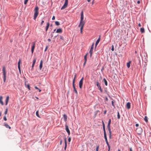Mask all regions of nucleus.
Instances as JSON below:
<instances>
[{"label":"nucleus","mask_w":151,"mask_h":151,"mask_svg":"<svg viewBox=\"0 0 151 151\" xmlns=\"http://www.w3.org/2000/svg\"><path fill=\"white\" fill-rule=\"evenodd\" d=\"M18 69L19 70V72L20 73H21V69H20V67H18Z\"/></svg>","instance_id":"46"},{"label":"nucleus","mask_w":151,"mask_h":151,"mask_svg":"<svg viewBox=\"0 0 151 151\" xmlns=\"http://www.w3.org/2000/svg\"><path fill=\"white\" fill-rule=\"evenodd\" d=\"M27 88H28L29 90H30V86H29V85H27Z\"/></svg>","instance_id":"49"},{"label":"nucleus","mask_w":151,"mask_h":151,"mask_svg":"<svg viewBox=\"0 0 151 151\" xmlns=\"http://www.w3.org/2000/svg\"><path fill=\"white\" fill-rule=\"evenodd\" d=\"M64 120L66 121L67 119V116L66 114H64L63 116Z\"/></svg>","instance_id":"20"},{"label":"nucleus","mask_w":151,"mask_h":151,"mask_svg":"<svg viewBox=\"0 0 151 151\" xmlns=\"http://www.w3.org/2000/svg\"><path fill=\"white\" fill-rule=\"evenodd\" d=\"M103 81H104V82L105 85L106 86H107L108 83H107V82L106 80V79L105 78H104L103 79Z\"/></svg>","instance_id":"25"},{"label":"nucleus","mask_w":151,"mask_h":151,"mask_svg":"<svg viewBox=\"0 0 151 151\" xmlns=\"http://www.w3.org/2000/svg\"><path fill=\"white\" fill-rule=\"evenodd\" d=\"M48 40L49 42H50L51 41V40L50 39H48Z\"/></svg>","instance_id":"62"},{"label":"nucleus","mask_w":151,"mask_h":151,"mask_svg":"<svg viewBox=\"0 0 151 151\" xmlns=\"http://www.w3.org/2000/svg\"><path fill=\"white\" fill-rule=\"evenodd\" d=\"M86 62L85 61V62H84V64H83V66H84L85 65L86 63Z\"/></svg>","instance_id":"56"},{"label":"nucleus","mask_w":151,"mask_h":151,"mask_svg":"<svg viewBox=\"0 0 151 151\" xmlns=\"http://www.w3.org/2000/svg\"><path fill=\"white\" fill-rule=\"evenodd\" d=\"M60 38L61 40H63V37H62V36H60Z\"/></svg>","instance_id":"47"},{"label":"nucleus","mask_w":151,"mask_h":151,"mask_svg":"<svg viewBox=\"0 0 151 151\" xmlns=\"http://www.w3.org/2000/svg\"><path fill=\"white\" fill-rule=\"evenodd\" d=\"M67 132L68 135H69L70 134V131H69L68 132Z\"/></svg>","instance_id":"54"},{"label":"nucleus","mask_w":151,"mask_h":151,"mask_svg":"<svg viewBox=\"0 0 151 151\" xmlns=\"http://www.w3.org/2000/svg\"><path fill=\"white\" fill-rule=\"evenodd\" d=\"M132 151V149L131 148H130V151Z\"/></svg>","instance_id":"64"},{"label":"nucleus","mask_w":151,"mask_h":151,"mask_svg":"<svg viewBox=\"0 0 151 151\" xmlns=\"http://www.w3.org/2000/svg\"><path fill=\"white\" fill-rule=\"evenodd\" d=\"M4 119L5 121L7 120V119L6 118V117L5 116L4 117Z\"/></svg>","instance_id":"45"},{"label":"nucleus","mask_w":151,"mask_h":151,"mask_svg":"<svg viewBox=\"0 0 151 151\" xmlns=\"http://www.w3.org/2000/svg\"><path fill=\"white\" fill-rule=\"evenodd\" d=\"M36 58H34V60L33 61V63H32V68H33L34 66V65L35 64V62H36Z\"/></svg>","instance_id":"16"},{"label":"nucleus","mask_w":151,"mask_h":151,"mask_svg":"<svg viewBox=\"0 0 151 151\" xmlns=\"http://www.w3.org/2000/svg\"><path fill=\"white\" fill-rule=\"evenodd\" d=\"M83 80V77H82L79 82V87L80 88H82Z\"/></svg>","instance_id":"8"},{"label":"nucleus","mask_w":151,"mask_h":151,"mask_svg":"<svg viewBox=\"0 0 151 151\" xmlns=\"http://www.w3.org/2000/svg\"><path fill=\"white\" fill-rule=\"evenodd\" d=\"M62 32L61 29H59L57 30L56 32L57 33H61Z\"/></svg>","instance_id":"19"},{"label":"nucleus","mask_w":151,"mask_h":151,"mask_svg":"<svg viewBox=\"0 0 151 151\" xmlns=\"http://www.w3.org/2000/svg\"><path fill=\"white\" fill-rule=\"evenodd\" d=\"M65 127V130H66V131H67V132H68L70 130L69 129L68 127V125H66Z\"/></svg>","instance_id":"27"},{"label":"nucleus","mask_w":151,"mask_h":151,"mask_svg":"<svg viewBox=\"0 0 151 151\" xmlns=\"http://www.w3.org/2000/svg\"><path fill=\"white\" fill-rule=\"evenodd\" d=\"M64 141H65V147H64V150H66L67 145L66 138L65 137L64 138Z\"/></svg>","instance_id":"11"},{"label":"nucleus","mask_w":151,"mask_h":151,"mask_svg":"<svg viewBox=\"0 0 151 151\" xmlns=\"http://www.w3.org/2000/svg\"><path fill=\"white\" fill-rule=\"evenodd\" d=\"M94 0H93V1L92 2V4H93L94 3Z\"/></svg>","instance_id":"58"},{"label":"nucleus","mask_w":151,"mask_h":151,"mask_svg":"<svg viewBox=\"0 0 151 151\" xmlns=\"http://www.w3.org/2000/svg\"><path fill=\"white\" fill-rule=\"evenodd\" d=\"M48 48V47L47 46L45 49V51H46Z\"/></svg>","instance_id":"60"},{"label":"nucleus","mask_w":151,"mask_h":151,"mask_svg":"<svg viewBox=\"0 0 151 151\" xmlns=\"http://www.w3.org/2000/svg\"><path fill=\"white\" fill-rule=\"evenodd\" d=\"M35 88L36 89H38V90H39V89L37 87V86H35Z\"/></svg>","instance_id":"52"},{"label":"nucleus","mask_w":151,"mask_h":151,"mask_svg":"<svg viewBox=\"0 0 151 151\" xmlns=\"http://www.w3.org/2000/svg\"><path fill=\"white\" fill-rule=\"evenodd\" d=\"M100 36H99V38L96 41V43L98 44L100 41Z\"/></svg>","instance_id":"31"},{"label":"nucleus","mask_w":151,"mask_h":151,"mask_svg":"<svg viewBox=\"0 0 151 151\" xmlns=\"http://www.w3.org/2000/svg\"><path fill=\"white\" fill-rule=\"evenodd\" d=\"M135 126L136 127H137L139 126V124H135Z\"/></svg>","instance_id":"55"},{"label":"nucleus","mask_w":151,"mask_h":151,"mask_svg":"<svg viewBox=\"0 0 151 151\" xmlns=\"http://www.w3.org/2000/svg\"><path fill=\"white\" fill-rule=\"evenodd\" d=\"M76 74H75L74 75V78L73 79V83H75V81L76 79Z\"/></svg>","instance_id":"23"},{"label":"nucleus","mask_w":151,"mask_h":151,"mask_svg":"<svg viewBox=\"0 0 151 151\" xmlns=\"http://www.w3.org/2000/svg\"><path fill=\"white\" fill-rule=\"evenodd\" d=\"M137 3L138 4H139L140 3V1H139V0L138 1H137Z\"/></svg>","instance_id":"59"},{"label":"nucleus","mask_w":151,"mask_h":151,"mask_svg":"<svg viewBox=\"0 0 151 151\" xmlns=\"http://www.w3.org/2000/svg\"><path fill=\"white\" fill-rule=\"evenodd\" d=\"M138 26L139 27H140L141 26V24L140 23H139L138 24Z\"/></svg>","instance_id":"53"},{"label":"nucleus","mask_w":151,"mask_h":151,"mask_svg":"<svg viewBox=\"0 0 151 151\" xmlns=\"http://www.w3.org/2000/svg\"><path fill=\"white\" fill-rule=\"evenodd\" d=\"M98 88L99 89L100 91L101 92H102L103 90H102L101 86H100Z\"/></svg>","instance_id":"34"},{"label":"nucleus","mask_w":151,"mask_h":151,"mask_svg":"<svg viewBox=\"0 0 151 151\" xmlns=\"http://www.w3.org/2000/svg\"><path fill=\"white\" fill-rule=\"evenodd\" d=\"M28 1V0H24V4H27Z\"/></svg>","instance_id":"39"},{"label":"nucleus","mask_w":151,"mask_h":151,"mask_svg":"<svg viewBox=\"0 0 151 151\" xmlns=\"http://www.w3.org/2000/svg\"><path fill=\"white\" fill-rule=\"evenodd\" d=\"M71 138L70 137H69L68 138V141L69 142H70L71 141Z\"/></svg>","instance_id":"43"},{"label":"nucleus","mask_w":151,"mask_h":151,"mask_svg":"<svg viewBox=\"0 0 151 151\" xmlns=\"http://www.w3.org/2000/svg\"><path fill=\"white\" fill-rule=\"evenodd\" d=\"M111 120L109 119L108 122V124L107 126V127L108 130L111 129L110 125L111 123Z\"/></svg>","instance_id":"9"},{"label":"nucleus","mask_w":151,"mask_h":151,"mask_svg":"<svg viewBox=\"0 0 151 151\" xmlns=\"http://www.w3.org/2000/svg\"><path fill=\"white\" fill-rule=\"evenodd\" d=\"M55 19V17L54 16H53L52 17V19L53 20H54V19Z\"/></svg>","instance_id":"48"},{"label":"nucleus","mask_w":151,"mask_h":151,"mask_svg":"<svg viewBox=\"0 0 151 151\" xmlns=\"http://www.w3.org/2000/svg\"><path fill=\"white\" fill-rule=\"evenodd\" d=\"M111 103H112V105L114 107H115V105L114 104V102L113 101H111Z\"/></svg>","instance_id":"42"},{"label":"nucleus","mask_w":151,"mask_h":151,"mask_svg":"<svg viewBox=\"0 0 151 151\" xmlns=\"http://www.w3.org/2000/svg\"><path fill=\"white\" fill-rule=\"evenodd\" d=\"M9 99V96H7L6 98V105L8 104Z\"/></svg>","instance_id":"18"},{"label":"nucleus","mask_w":151,"mask_h":151,"mask_svg":"<svg viewBox=\"0 0 151 151\" xmlns=\"http://www.w3.org/2000/svg\"><path fill=\"white\" fill-rule=\"evenodd\" d=\"M144 120L146 122H148L147 117V116H145Z\"/></svg>","instance_id":"29"},{"label":"nucleus","mask_w":151,"mask_h":151,"mask_svg":"<svg viewBox=\"0 0 151 151\" xmlns=\"http://www.w3.org/2000/svg\"><path fill=\"white\" fill-rule=\"evenodd\" d=\"M130 103L129 102H128L126 104L127 108L128 109H129L130 108Z\"/></svg>","instance_id":"12"},{"label":"nucleus","mask_w":151,"mask_h":151,"mask_svg":"<svg viewBox=\"0 0 151 151\" xmlns=\"http://www.w3.org/2000/svg\"><path fill=\"white\" fill-rule=\"evenodd\" d=\"M108 150H110V146L109 145H108Z\"/></svg>","instance_id":"50"},{"label":"nucleus","mask_w":151,"mask_h":151,"mask_svg":"<svg viewBox=\"0 0 151 151\" xmlns=\"http://www.w3.org/2000/svg\"><path fill=\"white\" fill-rule=\"evenodd\" d=\"M117 118L118 119H119L120 118V116L119 114V111L117 112Z\"/></svg>","instance_id":"35"},{"label":"nucleus","mask_w":151,"mask_h":151,"mask_svg":"<svg viewBox=\"0 0 151 151\" xmlns=\"http://www.w3.org/2000/svg\"><path fill=\"white\" fill-rule=\"evenodd\" d=\"M83 11H82L81 13V20L80 24L78 26L79 27H80V32L81 34H82L83 33V30L85 23L84 21L83 20Z\"/></svg>","instance_id":"1"},{"label":"nucleus","mask_w":151,"mask_h":151,"mask_svg":"<svg viewBox=\"0 0 151 151\" xmlns=\"http://www.w3.org/2000/svg\"><path fill=\"white\" fill-rule=\"evenodd\" d=\"M55 24L56 25H59L60 24V23L58 21H55Z\"/></svg>","instance_id":"36"},{"label":"nucleus","mask_w":151,"mask_h":151,"mask_svg":"<svg viewBox=\"0 0 151 151\" xmlns=\"http://www.w3.org/2000/svg\"><path fill=\"white\" fill-rule=\"evenodd\" d=\"M49 26V23L48 22L47 24V26L46 27V31H47V30Z\"/></svg>","instance_id":"21"},{"label":"nucleus","mask_w":151,"mask_h":151,"mask_svg":"<svg viewBox=\"0 0 151 151\" xmlns=\"http://www.w3.org/2000/svg\"><path fill=\"white\" fill-rule=\"evenodd\" d=\"M62 140H61L60 141V145H61L62 144Z\"/></svg>","instance_id":"63"},{"label":"nucleus","mask_w":151,"mask_h":151,"mask_svg":"<svg viewBox=\"0 0 151 151\" xmlns=\"http://www.w3.org/2000/svg\"><path fill=\"white\" fill-rule=\"evenodd\" d=\"M98 44V43H96V44H95V47H96L97 46V45Z\"/></svg>","instance_id":"61"},{"label":"nucleus","mask_w":151,"mask_h":151,"mask_svg":"<svg viewBox=\"0 0 151 151\" xmlns=\"http://www.w3.org/2000/svg\"><path fill=\"white\" fill-rule=\"evenodd\" d=\"M21 61V60L20 59H19V62H18V67H20V64Z\"/></svg>","instance_id":"30"},{"label":"nucleus","mask_w":151,"mask_h":151,"mask_svg":"<svg viewBox=\"0 0 151 151\" xmlns=\"http://www.w3.org/2000/svg\"><path fill=\"white\" fill-rule=\"evenodd\" d=\"M104 138H105V140L107 139V137H106V131H104Z\"/></svg>","instance_id":"24"},{"label":"nucleus","mask_w":151,"mask_h":151,"mask_svg":"<svg viewBox=\"0 0 151 151\" xmlns=\"http://www.w3.org/2000/svg\"><path fill=\"white\" fill-rule=\"evenodd\" d=\"M131 61H129V62L127 63V66L128 68H129L130 66Z\"/></svg>","instance_id":"17"},{"label":"nucleus","mask_w":151,"mask_h":151,"mask_svg":"<svg viewBox=\"0 0 151 151\" xmlns=\"http://www.w3.org/2000/svg\"><path fill=\"white\" fill-rule=\"evenodd\" d=\"M68 0H65V2L64 3V4L61 8V10L64 9L67 7L68 4Z\"/></svg>","instance_id":"5"},{"label":"nucleus","mask_w":151,"mask_h":151,"mask_svg":"<svg viewBox=\"0 0 151 151\" xmlns=\"http://www.w3.org/2000/svg\"><path fill=\"white\" fill-rule=\"evenodd\" d=\"M32 48H31V52H32V54H33L34 51V50L35 47V42H33L32 43Z\"/></svg>","instance_id":"6"},{"label":"nucleus","mask_w":151,"mask_h":151,"mask_svg":"<svg viewBox=\"0 0 151 151\" xmlns=\"http://www.w3.org/2000/svg\"><path fill=\"white\" fill-rule=\"evenodd\" d=\"M96 86H97V87H98V88L101 86L100 85L99 83V82L98 81L96 82Z\"/></svg>","instance_id":"33"},{"label":"nucleus","mask_w":151,"mask_h":151,"mask_svg":"<svg viewBox=\"0 0 151 151\" xmlns=\"http://www.w3.org/2000/svg\"><path fill=\"white\" fill-rule=\"evenodd\" d=\"M106 144H107V146L109 145V143H108V141H107V142H106Z\"/></svg>","instance_id":"57"},{"label":"nucleus","mask_w":151,"mask_h":151,"mask_svg":"<svg viewBox=\"0 0 151 151\" xmlns=\"http://www.w3.org/2000/svg\"><path fill=\"white\" fill-rule=\"evenodd\" d=\"M140 30L141 33H143L145 32V29L143 28H141Z\"/></svg>","instance_id":"26"},{"label":"nucleus","mask_w":151,"mask_h":151,"mask_svg":"<svg viewBox=\"0 0 151 151\" xmlns=\"http://www.w3.org/2000/svg\"><path fill=\"white\" fill-rule=\"evenodd\" d=\"M87 53L85 55V56L84 57V59L85 60V61L86 62L87 61Z\"/></svg>","instance_id":"32"},{"label":"nucleus","mask_w":151,"mask_h":151,"mask_svg":"<svg viewBox=\"0 0 151 151\" xmlns=\"http://www.w3.org/2000/svg\"><path fill=\"white\" fill-rule=\"evenodd\" d=\"M36 116L39 117H40V116H39V114H38V111H37L36 112Z\"/></svg>","instance_id":"37"},{"label":"nucleus","mask_w":151,"mask_h":151,"mask_svg":"<svg viewBox=\"0 0 151 151\" xmlns=\"http://www.w3.org/2000/svg\"><path fill=\"white\" fill-rule=\"evenodd\" d=\"M4 126L5 127H6V128H9V129H11V127H10L8 125V124H7V123H4Z\"/></svg>","instance_id":"13"},{"label":"nucleus","mask_w":151,"mask_h":151,"mask_svg":"<svg viewBox=\"0 0 151 151\" xmlns=\"http://www.w3.org/2000/svg\"><path fill=\"white\" fill-rule=\"evenodd\" d=\"M102 123H103V130H104V131H106L105 129V126L104 124L103 121H102Z\"/></svg>","instance_id":"22"},{"label":"nucleus","mask_w":151,"mask_h":151,"mask_svg":"<svg viewBox=\"0 0 151 151\" xmlns=\"http://www.w3.org/2000/svg\"><path fill=\"white\" fill-rule=\"evenodd\" d=\"M94 44L93 43L91 45V48L90 49L89 51V53L90 54V57H91L92 55L93 52V48L94 47Z\"/></svg>","instance_id":"4"},{"label":"nucleus","mask_w":151,"mask_h":151,"mask_svg":"<svg viewBox=\"0 0 151 151\" xmlns=\"http://www.w3.org/2000/svg\"><path fill=\"white\" fill-rule=\"evenodd\" d=\"M35 13L34 14V18L35 20L38 14V7L36 6L35 9Z\"/></svg>","instance_id":"2"},{"label":"nucleus","mask_w":151,"mask_h":151,"mask_svg":"<svg viewBox=\"0 0 151 151\" xmlns=\"http://www.w3.org/2000/svg\"><path fill=\"white\" fill-rule=\"evenodd\" d=\"M109 134V137L110 139L111 138V129H109L108 130Z\"/></svg>","instance_id":"28"},{"label":"nucleus","mask_w":151,"mask_h":151,"mask_svg":"<svg viewBox=\"0 0 151 151\" xmlns=\"http://www.w3.org/2000/svg\"><path fill=\"white\" fill-rule=\"evenodd\" d=\"M3 97L2 96H0V103L2 105H4V103L2 101Z\"/></svg>","instance_id":"15"},{"label":"nucleus","mask_w":151,"mask_h":151,"mask_svg":"<svg viewBox=\"0 0 151 151\" xmlns=\"http://www.w3.org/2000/svg\"><path fill=\"white\" fill-rule=\"evenodd\" d=\"M111 50L112 51H114V45H112V48Z\"/></svg>","instance_id":"41"},{"label":"nucleus","mask_w":151,"mask_h":151,"mask_svg":"<svg viewBox=\"0 0 151 151\" xmlns=\"http://www.w3.org/2000/svg\"><path fill=\"white\" fill-rule=\"evenodd\" d=\"M44 22V21L42 20L41 23L40 25H42V24H43V23Z\"/></svg>","instance_id":"44"},{"label":"nucleus","mask_w":151,"mask_h":151,"mask_svg":"<svg viewBox=\"0 0 151 151\" xmlns=\"http://www.w3.org/2000/svg\"><path fill=\"white\" fill-rule=\"evenodd\" d=\"M99 146L98 145V146H97V147H96V151H98V149H99Z\"/></svg>","instance_id":"40"},{"label":"nucleus","mask_w":151,"mask_h":151,"mask_svg":"<svg viewBox=\"0 0 151 151\" xmlns=\"http://www.w3.org/2000/svg\"><path fill=\"white\" fill-rule=\"evenodd\" d=\"M2 71L3 73V75L4 76V82H5L6 78V73L5 70V68L4 67H3L2 68Z\"/></svg>","instance_id":"3"},{"label":"nucleus","mask_w":151,"mask_h":151,"mask_svg":"<svg viewBox=\"0 0 151 151\" xmlns=\"http://www.w3.org/2000/svg\"><path fill=\"white\" fill-rule=\"evenodd\" d=\"M73 86L74 89V91L75 92L76 94H77L78 92L75 86V83H73Z\"/></svg>","instance_id":"14"},{"label":"nucleus","mask_w":151,"mask_h":151,"mask_svg":"<svg viewBox=\"0 0 151 151\" xmlns=\"http://www.w3.org/2000/svg\"><path fill=\"white\" fill-rule=\"evenodd\" d=\"M42 63L43 61L42 60H41L40 61V66H39V69L40 70H41L42 67Z\"/></svg>","instance_id":"10"},{"label":"nucleus","mask_w":151,"mask_h":151,"mask_svg":"<svg viewBox=\"0 0 151 151\" xmlns=\"http://www.w3.org/2000/svg\"><path fill=\"white\" fill-rule=\"evenodd\" d=\"M7 111H8V109H7V108H6V109L4 113L5 115H6L7 114Z\"/></svg>","instance_id":"38"},{"label":"nucleus","mask_w":151,"mask_h":151,"mask_svg":"<svg viewBox=\"0 0 151 151\" xmlns=\"http://www.w3.org/2000/svg\"><path fill=\"white\" fill-rule=\"evenodd\" d=\"M105 100L107 101H108V99L107 97H105Z\"/></svg>","instance_id":"51"},{"label":"nucleus","mask_w":151,"mask_h":151,"mask_svg":"<svg viewBox=\"0 0 151 151\" xmlns=\"http://www.w3.org/2000/svg\"><path fill=\"white\" fill-rule=\"evenodd\" d=\"M136 131L138 134H140L142 132V129L141 128H138L136 129Z\"/></svg>","instance_id":"7"}]
</instances>
